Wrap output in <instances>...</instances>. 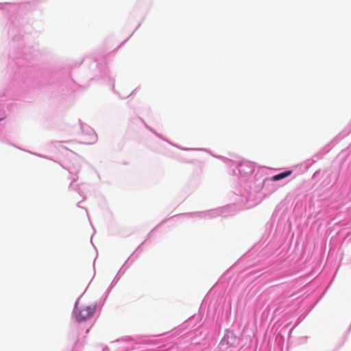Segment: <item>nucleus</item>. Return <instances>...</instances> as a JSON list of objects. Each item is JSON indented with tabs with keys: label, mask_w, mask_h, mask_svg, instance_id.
Returning a JSON list of instances; mask_svg holds the SVG:
<instances>
[{
	"label": "nucleus",
	"mask_w": 351,
	"mask_h": 351,
	"mask_svg": "<svg viewBox=\"0 0 351 351\" xmlns=\"http://www.w3.org/2000/svg\"><path fill=\"white\" fill-rule=\"evenodd\" d=\"M96 310V304L95 302L84 303L80 299L75 304L73 310V315L78 322H82L91 317Z\"/></svg>",
	"instance_id": "1"
},
{
	"label": "nucleus",
	"mask_w": 351,
	"mask_h": 351,
	"mask_svg": "<svg viewBox=\"0 0 351 351\" xmlns=\"http://www.w3.org/2000/svg\"><path fill=\"white\" fill-rule=\"evenodd\" d=\"M292 173L291 171H287L285 172L280 173L279 174L275 175L272 177V181H278L282 179H284Z\"/></svg>",
	"instance_id": "2"
}]
</instances>
